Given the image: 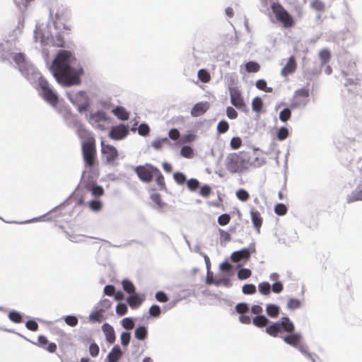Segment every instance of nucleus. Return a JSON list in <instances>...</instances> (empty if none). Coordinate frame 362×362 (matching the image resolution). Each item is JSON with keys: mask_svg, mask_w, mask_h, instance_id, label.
<instances>
[{"mask_svg": "<svg viewBox=\"0 0 362 362\" xmlns=\"http://www.w3.org/2000/svg\"><path fill=\"white\" fill-rule=\"evenodd\" d=\"M88 189L91 192L93 196L95 197H100L104 194V189L100 186H92L91 187H88Z\"/></svg>", "mask_w": 362, "mask_h": 362, "instance_id": "79ce46f5", "label": "nucleus"}, {"mask_svg": "<svg viewBox=\"0 0 362 362\" xmlns=\"http://www.w3.org/2000/svg\"><path fill=\"white\" fill-rule=\"evenodd\" d=\"M236 311L240 314H245L249 310V308L246 303H238L235 307Z\"/></svg>", "mask_w": 362, "mask_h": 362, "instance_id": "680f3d73", "label": "nucleus"}, {"mask_svg": "<svg viewBox=\"0 0 362 362\" xmlns=\"http://www.w3.org/2000/svg\"><path fill=\"white\" fill-rule=\"evenodd\" d=\"M252 322L258 327H264L268 324L269 320L264 315H257L253 318Z\"/></svg>", "mask_w": 362, "mask_h": 362, "instance_id": "a878e982", "label": "nucleus"}, {"mask_svg": "<svg viewBox=\"0 0 362 362\" xmlns=\"http://www.w3.org/2000/svg\"><path fill=\"white\" fill-rule=\"evenodd\" d=\"M296 61L293 56L289 57L286 64L281 69V74L283 76L286 77L288 75L293 73L296 69Z\"/></svg>", "mask_w": 362, "mask_h": 362, "instance_id": "2eb2a0df", "label": "nucleus"}, {"mask_svg": "<svg viewBox=\"0 0 362 362\" xmlns=\"http://www.w3.org/2000/svg\"><path fill=\"white\" fill-rule=\"evenodd\" d=\"M263 107L262 100L259 97H255L252 101V110L257 113L261 112Z\"/></svg>", "mask_w": 362, "mask_h": 362, "instance_id": "cd10ccee", "label": "nucleus"}, {"mask_svg": "<svg viewBox=\"0 0 362 362\" xmlns=\"http://www.w3.org/2000/svg\"><path fill=\"white\" fill-rule=\"evenodd\" d=\"M112 112L121 120H127L129 117V112L124 107L117 106L112 110Z\"/></svg>", "mask_w": 362, "mask_h": 362, "instance_id": "aec40b11", "label": "nucleus"}, {"mask_svg": "<svg viewBox=\"0 0 362 362\" xmlns=\"http://www.w3.org/2000/svg\"><path fill=\"white\" fill-rule=\"evenodd\" d=\"M143 301V299L141 298L138 295L133 294L128 297L127 303L132 308H136L139 306Z\"/></svg>", "mask_w": 362, "mask_h": 362, "instance_id": "b1692460", "label": "nucleus"}, {"mask_svg": "<svg viewBox=\"0 0 362 362\" xmlns=\"http://www.w3.org/2000/svg\"><path fill=\"white\" fill-rule=\"evenodd\" d=\"M289 135V132L287 128L282 127H281L277 133V138L280 141L286 139Z\"/></svg>", "mask_w": 362, "mask_h": 362, "instance_id": "de8ad7c7", "label": "nucleus"}, {"mask_svg": "<svg viewBox=\"0 0 362 362\" xmlns=\"http://www.w3.org/2000/svg\"><path fill=\"white\" fill-rule=\"evenodd\" d=\"M187 185L191 191H194L199 187V182L197 179L192 178L187 181Z\"/></svg>", "mask_w": 362, "mask_h": 362, "instance_id": "5fc2aeb1", "label": "nucleus"}, {"mask_svg": "<svg viewBox=\"0 0 362 362\" xmlns=\"http://www.w3.org/2000/svg\"><path fill=\"white\" fill-rule=\"evenodd\" d=\"M250 214L252 224L257 231L259 233L263 223V218L261 216V214L255 208H252L250 209Z\"/></svg>", "mask_w": 362, "mask_h": 362, "instance_id": "4468645a", "label": "nucleus"}, {"mask_svg": "<svg viewBox=\"0 0 362 362\" xmlns=\"http://www.w3.org/2000/svg\"><path fill=\"white\" fill-rule=\"evenodd\" d=\"M237 198L241 202H247L250 198L249 193L244 189H240L236 192Z\"/></svg>", "mask_w": 362, "mask_h": 362, "instance_id": "58836bf2", "label": "nucleus"}, {"mask_svg": "<svg viewBox=\"0 0 362 362\" xmlns=\"http://www.w3.org/2000/svg\"><path fill=\"white\" fill-rule=\"evenodd\" d=\"M156 298L158 301L165 303L168 300V296L163 291H158L156 294Z\"/></svg>", "mask_w": 362, "mask_h": 362, "instance_id": "69168bd1", "label": "nucleus"}, {"mask_svg": "<svg viewBox=\"0 0 362 362\" xmlns=\"http://www.w3.org/2000/svg\"><path fill=\"white\" fill-rule=\"evenodd\" d=\"M250 165L247 155L244 152L231 153L228 156V170L231 173L242 172Z\"/></svg>", "mask_w": 362, "mask_h": 362, "instance_id": "7ed1b4c3", "label": "nucleus"}, {"mask_svg": "<svg viewBox=\"0 0 362 362\" xmlns=\"http://www.w3.org/2000/svg\"><path fill=\"white\" fill-rule=\"evenodd\" d=\"M37 345L46 349L47 351L50 353H54L57 351L56 344L53 342L49 343L47 337L43 335H40L38 337Z\"/></svg>", "mask_w": 362, "mask_h": 362, "instance_id": "ddd939ff", "label": "nucleus"}, {"mask_svg": "<svg viewBox=\"0 0 362 362\" xmlns=\"http://www.w3.org/2000/svg\"><path fill=\"white\" fill-rule=\"evenodd\" d=\"M205 259H206V264H207V274H206V282L207 284H212L213 282H214V279L215 276H214L213 272H211L209 270L210 262H209V258L207 257H206Z\"/></svg>", "mask_w": 362, "mask_h": 362, "instance_id": "49530a36", "label": "nucleus"}, {"mask_svg": "<svg viewBox=\"0 0 362 362\" xmlns=\"http://www.w3.org/2000/svg\"><path fill=\"white\" fill-rule=\"evenodd\" d=\"M310 90L307 88H302L296 90L291 100L290 107L292 109L305 107L309 102Z\"/></svg>", "mask_w": 362, "mask_h": 362, "instance_id": "423d86ee", "label": "nucleus"}, {"mask_svg": "<svg viewBox=\"0 0 362 362\" xmlns=\"http://www.w3.org/2000/svg\"><path fill=\"white\" fill-rule=\"evenodd\" d=\"M154 177H156V182L158 186L159 187L160 189H165L166 188L165 179L158 168L157 169V171L155 173Z\"/></svg>", "mask_w": 362, "mask_h": 362, "instance_id": "393cba45", "label": "nucleus"}, {"mask_svg": "<svg viewBox=\"0 0 362 362\" xmlns=\"http://www.w3.org/2000/svg\"><path fill=\"white\" fill-rule=\"evenodd\" d=\"M319 57L322 65L328 63L331 59V54L329 49H323L319 52Z\"/></svg>", "mask_w": 362, "mask_h": 362, "instance_id": "bb28decb", "label": "nucleus"}, {"mask_svg": "<svg viewBox=\"0 0 362 362\" xmlns=\"http://www.w3.org/2000/svg\"><path fill=\"white\" fill-rule=\"evenodd\" d=\"M252 275V272L250 269L247 268L240 269L237 273V276L240 280H245L250 278Z\"/></svg>", "mask_w": 362, "mask_h": 362, "instance_id": "473e14b6", "label": "nucleus"}, {"mask_svg": "<svg viewBox=\"0 0 362 362\" xmlns=\"http://www.w3.org/2000/svg\"><path fill=\"white\" fill-rule=\"evenodd\" d=\"M279 323L281 325V330L283 329L284 332L289 333H291L294 331V325L288 317H282L281 321Z\"/></svg>", "mask_w": 362, "mask_h": 362, "instance_id": "412c9836", "label": "nucleus"}, {"mask_svg": "<svg viewBox=\"0 0 362 362\" xmlns=\"http://www.w3.org/2000/svg\"><path fill=\"white\" fill-rule=\"evenodd\" d=\"M102 329L105 335L106 340L110 344H113L116 339L115 333L113 327L110 325L105 323L102 326Z\"/></svg>", "mask_w": 362, "mask_h": 362, "instance_id": "f3484780", "label": "nucleus"}, {"mask_svg": "<svg viewBox=\"0 0 362 362\" xmlns=\"http://www.w3.org/2000/svg\"><path fill=\"white\" fill-rule=\"evenodd\" d=\"M209 108L208 102H200L195 104L191 110L192 117H199L204 115Z\"/></svg>", "mask_w": 362, "mask_h": 362, "instance_id": "f8f14e48", "label": "nucleus"}, {"mask_svg": "<svg viewBox=\"0 0 362 362\" xmlns=\"http://www.w3.org/2000/svg\"><path fill=\"white\" fill-rule=\"evenodd\" d=\"M242 291L244 294L247 295H252L256 293V286L254 284H245L243 288Z\"/></svg>", "mask_w": 362, "mask_h": 362, "instance_id": "37998d69", "label": "nucleus"}, {"mask_svg": "<svg viewBox=\"0 0 362 362\" xmlns=\"http://www.w3.org/2000/svg\"><path fill=\"white\" fill-rule=\"evenodd\" d=\"M122 287L123 289L129 293H134L135 291V286L133 284V283L127 279H124L122 281Z\"/></svg>", "mask_w": 362, "mask_h": 362, "instance_id": "e433bc0d", "label": "nucleus"}, {"mask_svg": "<svg viewBox=\"0 0 362 362\" xmlns=\"http://www.w3.org/2000/svg\"><path fill=\"white\" fill-rule=\"evenodd\" d=\"M287 207L284 204H277L274 207V212L278 216H284L287 213Z\"/></svg>", "mask_w": 362, "mask_h": 362, "instance_id": "a19ab883", "label": "nucleus"}, {"mask_svg": "<svg viewBox=\"0 0 362 362\" xmlns=\"http://www.w3.org/2000/svg\"><path fill=\"white\" fill-rule=\"evenodd\" d=\"M147 336V329L144 326H140L135 330V337L139 340H144Z\"/></svg>", "mask_w": 362, "mask_h": 362, "instance_id": "72a5a7b5", "label": "nucleus"}, {"mask_svg": "<svg viewBox=\"0 0 362 362\" xmlns=\"http://www.w3.org/2000/svg\"><path fill=\"white\" fill-rule=\"evenodd\" d=\"M175 181L179 185H183L186 182V177L182 173H175L173 175Z\"/></svg>", "mask_w": 362, "mask_h": 362, "instance_id": "3c124183", "label": "nucleus"}, {"mask_svg": "<svg viewBox=\"0 0 362 362\" xmlns=\"http://www.w3.org/2000/svg\"><path fill=\"white\" fill-rule=\"evenodd\" d=\"M250 257V252L248 249L244 248L241 250L234 252L230 256V259L234 262H240V260H247Z\"/></svg>", "mask_w": 362, "mask_h": 362, "instance_id": "dca6fc26", "label": "nucleus"}, {"mask_svg": "<svg viewBox=\"0 0 362 362\" xmlns=\"http://www.w3.org/2000/svg\"><path fill=\"white\" fill-rule=\"evenodd\" d=\"M101 152L105 156L106 161L109 163H113L118 158V151L117 148L110 144H104V142H101Z\"/></svg>", "mask_w": 362, "mask_h": 362, "instance_id": "9d476101", "label": "nucleus"}, {"mask_svg": "<svg viewBox=\"0 0 362 362\" xmlns=\"http://www.w3.org/2000/svg\"><path fill=\"white\" fill-rule=\"evenodd\" d=\"M272 288L273 292L279 293L283 291L284 286L280 281H277L272 285Z\"/></svg>", "mask_w": 362, "mask_h": 362, "instance_id": "774afa93", "label": "nucleus"}, {"mask_svg": "<svg viewBox=\"0 0 362 362\" xmlns=\"http://www.w3.org/2000/svg\"><path fill=\"white\" fill-rule=\"evenodd\" d=\"M78 134L83 139L82 153L84 162L88 166L93 167L95 165L97 154L95 140L91 133L86 129H79Z\"/></svg>", "mask_w": 362, "mask_h": 362, "instance_id": "f03ea898", "label": "nucleus"}, {"mask_svg": "<svg viewBox=\"0 0 362 362\" xmlns=\"http://www.w3.org/2000/svg\"><path fill=\"white\" fill-rule=\"evenodd\" d=\"M64 39L63 35L61 33H59L55 35L54 38V44L55 46L59 47H63L64 46Z\"/></svg>", "mask_w": 362, "mask_h": 362, "instance_id": "09e8293b", "label": "nucleus"}, {"mask_svg": "<svg viewBox=\"0 0 362 362\" xmlns=\"http://www.w3.org/2000/svg\"><path fill=\"white\" fill-rule=\"evenodd\" d=\"M196 139V135L194 134H187L182 136L181 141L182 143H191Z\"/></svg>", "mask_w": 362, "mask_h": 362, "instance_id": "e2e57ef3", "label": "nucleus"}, {"mask_svg": "<svg viewBox=\"0 0 362 362\" xmlns=\"http://www.w3.org/2000/svg\"><path fill=\"white\" fill-rule=\"evenodd\" d=\"M157 168L146 163L143 165H138L134 168V172L138 177L144 182H151L153 180Z\"/></svg>", "mask_w": 362, "mask_h": 362, "instance_id": "0eeeda50", "label": "nucleus"}, {"mask_svg": "<svg viewBox=\"0 0 362 362\" xmlns=\"http://www.w3.org/2000/svg\"><path fill=\"white\" fill-rule=\"evenodd\" d=\"M13 61L18 65L21 72L28 71V63L26 62L25 56L22 53L16 54L13 57Z\"/></svg>", "mask_w": 362, "mask_h": 362, "instance_id": "a211bd4d", "label": "nucleus"}, {"mask_svg": "<svg viewBox=\"0 0 362 362\" xmlns=\"http://www.w3.org/2000/svg\"><path fill=\"white\" fill-rule=\"evenodd\" d=\"M276 20L280 22L285 28H291L294 26L295 21L291 15L279 3H273L271 6Z\"/></svg>", "mask_w": 362, "mask_h": 362, "instance_id": "20e7f679", "label": "nucleus"}, {"mask_svg": "<svg viewBox=\"0 0 362 362\" xmlns=\"http://www.w3.org/2000/svg\"><path fill=\"white\" fill-rule=\"evenodd\" d=\"M76 60L74 54L68 50H60L53 62L52 69L59 83L71 86L78 83L77 76L72 75L71 64Z\"/></svg>", "mask_w": 362, "mask_h": 362, "instance_id": "f257e3e1", "label": "nucleus"}, {"mask_svg": "<svg viewBox=\"0 0 362 362\" xmlns=\"http://www.w3.org/2000/svg\"><path fill=\"white\" fill-rule=\"evenodd\" d=\"M310 7L320 13L325 11V4L321 0H313L310 3Z\"/></svg>", "mask_w": 362, "mask_h": 362, "instance_id": "7c9ffc66", "label": "nucleus"}, {"mask_svg": "<svg viewBox=\"0 0 362 362\" xmlns=\"http://www.w3.org/2000/svg\"><path fill=\"white\" fill-rule=\"evenodd\" d=\"M291 116V112L288 108H284L279 113V119L281 122H285L288 121Z\"/></svg>", "mask_w": 362, "mask_h": 362, "instance_id": "c03bdc74", "label": "nucleus"}, {"mask_svg": "<svg viewBox=\"0 0 362 362\" xmlns=\"http://www.w3.org/2000/svg\"><path fill=\"white\" fill-rule=\"evenodd\" d=\"M127 306L124 303H119L116 307V313L119 315H124L127 313Z\"/></svg>", "mask_w": 362, "mask_h": 362, "instance_id": "6e6d98bb", "label": "nucleus"}, {"mask_svg": "<svg viewBox=\"0 0 362 362\" xmlns=\"http://www.w3.org/2000/svg\"><path fill=\"white\" fill-rule=\"evenodd\" d=\"M71 102L77 107L80 112L86 111L88 107V99L86 92L79 91L74 95L69 96Z\"/></svg>", "mask_w": 362, "mask_h": 362, "instance_id": "1a4fd4ad", "label": "nucleus"}, {"mask_svg": "<svg viewBox=\"0 0 362 362\" xmlns=\"http://www.w3.org/2000/svg\"><path fill=\"white\" fill-rule=\"evenodd\" d=\"M65 322L68 325L75 327L78 324V319L75 316L69 315L65 317Z\"/></svg>", "mask_w": 362, "mask_h": 362, "instance_id": "052dcab7", "label": "nucleus"}, {"mask_svg": "<svg viewBox=\"0 0 362 362\" xmlns=\"http://www.w3.org/2000/svg\"><path fill=\"white\" fill-rule=\"evenodd\" d=\"M230 103L240 111L247 112V108L246 103L242 95L241 91L235 87L230 88Z\"/></svg>", "mask_w": 362, "mask_h": 362, "instance_id": "6e6552de", "label": "nucleus"}, {"mask_svg": "<svg viewBox=\"0 0 362 362\" xmlns=\"http://www.w3.org/2000/svg\"><path fill=\"white\" fill-rule=\"evenodd\" d=\"M258 288L262 295L267 296L270 293L271 286L269 283L264 281L259 284Z\"/></svg>", "mask_w": 362, "mask_h": 362, "instance_id": "f704fd0d", "label": "nucleus"}, {"mask_svg": "<svg viewBox=\"0 0 362 362\" xmlns=\"http://www.w3.org/2000/svg\"><path fill=\"white\" fill-rule=\"evenodd\" d=\"M279 307L276 305L269 304L267 306V313L271 317H276L279 314Z\"/></svg>", "mask_w": 362, "mask_h": 362, "instance_id": "c756f323", "label": "nucleus"}, {"mask_svg": "<svg viewBox=\"0 0 362 362\" xmlns=\"http://www.w3.org/2000/svg\"><path fill=\"white\" fill-rule=\"evenodd\" d=\"M180 154L185 158H191L194 156V151L190 146H184L180 150Z\"/></svg>", "mask_w": 362, "mask_h": 362, "instance_id": "c9c22d12", "label": "nucleus"}, {"mask_svg": "<svg viewBox=\"0 0 362 362\" xmlns=\"http://www.w3.org/2000/svg\"><path fill=\"white\" fill-rule=\"evenodd\" d=\"M230 146L233 149L239 148L242 145V139L240 137H233L230 141Z\"/></svg>", "mask_w": 362, "mask_h": 362, "instance_id": "bf43d9fd", "label": "nucleus"}, {"mask_svg": "<svg viewBox=\"0 0 362 362\" xmlns=\"http://www.w3.org/2000/svg\"><path fill=\"white\" fill-rule=\"evenodd\" d=\"M301 305V302L300 300L296 298H291L288 300L287 303V307L290 310H295L300 308Z\"/></svg>", "mask_w": 362, "mask_h": 362, "instance_id": "a18cd8bd", "label": "nucleus"}, {"mask_svg": "<svg viewBox=\"0 0 362 362\" xmlns=\"http://www.w3.org/2000/svg\"><path fill=\"white\" fill-rule=\"evenodd\" d=\"M131 335L129 332H123L121 334V343L123 346H127L130 341Z\"/></svg>", "mask_w": 362, "mask_h": 362, "instance_id": "0e129e2a", "label": "nucleus"}, {"mask_svg": "<svg viewBox=\"0 0 362 362\" xmlns=\"http://www.w3.org/2000/svg\"><path fill=\"white\" fill-rule=\"evenodd\" d=\"M90 118L95 122H100L101 121H107L108 119V117L107 115L102 111H98L95 113H93L90 115Z\"/></svg>", "mask_w": 362, "mask_h": 362, "instance_id": "2f4dec72", "label": "nucleus"}, {"mask_svg": "<svg viewBox=\"0 0 362 362\" xmlns=\"http://www.w3.org/2000/svg\"><path fill=\"white\" fill-rule=\"evenodd\" d=\"M38 85L41 90V96L42 98L52 106L58 104V96L57 93L51 88L48 81L42 76L38 78Z\"/></svg>", "mask_w": 362, "mask_h": 362, "instance_id": "39448f33", "label": "nucleus"}, {"mask_svg": "<svg viewBox=\"0 0 362 362\" xmlns=\"http://www.w3.org/2000/svg\"><path fill=\"white\" fill-rule=\"evenodd\" d=\"M281 331V325L279 322H274L266 329L267 333L274 337H277Z\"/></svg>", "mask_w": 362, "mask_h": 362, "instance_id": "5701e85b", "label": "nucleus"}, {"mask_svg": "<svg viewBox=\"0 0 362 362\" xmlns=\"http://www.w3.org/2000/svg\"><path fill=\"white\" fill-rule=\"evenodd\" d=\"M89 206L93 211H98L102 208V202L99 200H93L90 202Z\"/></svg>", "mask_w": 362, "mask_h": 362, "instance_id": "13d9d810", "label": "nucleus"}, {"mask_svg": "<svg viewBox=\"0 0 362 362\" xmlns=\"http://www.w3.org/2000/svg\"><path fill=\"white\" fill-rule=\"evenodd\" d=\"M245 70L248 73H256L260 70V65L256 62H249L245 64Z\"/></svg>", "mask_w": 362, "mask_h": 362, "instance_id": "c85d7f7f", "label": "nucleus"}, {"mask_svg": "<svg viewBox=\"0 0 362 362\" xmlns=\"http://www.w3.org/2000/svg\"><path fill=\"white\" fill-rule=\"evenodd\" d=\"M122 325L126 329H132L134 327V322L132 318L126 317L122 320Z\"/></svg>", "mask_w": 362, "mask_h": 362, "instance_id": "8fccbe9b", "label": "nucleus"}, {"mask_svg": "<svg viewBox=\"0 0 362 362\" xmlns=\"http://www.w3.org/2000/svg\"><path fill=\"white\" fill-rule=\"evenodd\" d=\"M138 132L140 135L146 136L148 135L150 129L146 124H141L139 126Z\"/></svg>", "mask_w": 362, "mask_h": 362, "instance_id": "603ef678", "label": "nucleus"}, {"mask_svg": "<svg viewBox=\"0 0 362 362\" xmlns=\"http://www.w3.org/2000/svg\"><path fill=\"white\" fill-rule=\"evenodd\" d=\"M198 78L203 83H208L211 80V76L206 69H200L198 71Z\"/></svg>", "mask_w": 362, "mask_h": 362, "instance_id": "4c0bfd02", "label": "nucleus"}, {"mask_svg": "<svg viewBox=\"0 0 362 362\" xmlns=\"http://www.w3.org/2000/svg\"><path fill=\"white\" fill-rule=\"evenodd\" d=\"M300 339H301L300 334H297V333L291 334L287 335L284 337V341L286 344H288L291 346H293L296 348H297L299 346Z\"/></svg>", "mask_w": 362, "mask_h": 362, "instance_id": "6ab92c4d", "label": "nucleus"}, {"mask_svg": "<svg viewBox=\"0 0 362 362\" xmlns=\"http://www.w3.org/2000/svg\"><path fill=\"white\" fill-rule=\"evenodd\" d=\"M211 189L209 186L204 185L201 187L199 194L204 197H207L211 194Z\"/></svg>", "mask_w": 362, "mask_h": 362, "instance_id": "338daca9", "label": "nucleus"}, {"mask_svg": "<svg viewBox=\"0 0 362 362\" xmlns=\"http://www.w3.org/2000/svg\"><path fill=\"white\" fill-rule=\"evenodd\" d=\"M160 308L157 305H153L149 308V313L152 317H157L160 315Z\"/></svg>", "mask_w": 362, "mask_h": 362, "instance_id": "4d7b16f0", "label": "nucleus"}, {"mask_svg": "<svg viewBox=\"0 0 362 362\" xmlns=\"http://www.w3.org/2000/svg\"><path fill=\"white\" fill-rule=\"evenodd\" d=\"M8 318L11 321L15 323H21L23 321L21 315L16 311H11L8 314Z\"/></svg>", "mask_w": 362, "mask_h": 362, "instance_id": "ea45409f", "label": "nucleus"}, {"mask_svg": "<svg viewBox=\"0 0 362 362\" xmlns=\"http://www.w3.org/2000/svg\"><path fill=\"white\" fill-rule=\"evenodd\" d=\"M128 134V127L124 124H119L112 127L109 136L114 140H121L125 138Z\"/></svg>", "mask_w": 362, "mask_h": 362, "instance_id": "9b49d317", "label": "nucleus"}, {"mask_svg": "<svg viewBox=\"0 0 362 362\" xmlns=\"http://www.w3.org/2000/svg\"><path fill=\"white\" fill-rule=\"evenodd\" d=\"M122 352L118 346H114L107 356L109 362H117L121 358Z\"/></svg>", "mask_w": 362, "mask_h": 362, "instance_id": "4be33fe9", "label": "nucleus"}, {"mask_svg": "<svg viewBox=\"0 0 362 362\" xmlns=\"http://www.w3.org/2000/svg\"><path fill=\"white\" fill-rule=\"evenodd\" d=\"M100 351L99 346L95 343H92L89 346V353L91 356L96 357L98 356Z\"/></svg>", "mask_w": 362, "mask_h": 362, "instance_id": "864d4df0", "label": "nucleus"}]
</instances>
